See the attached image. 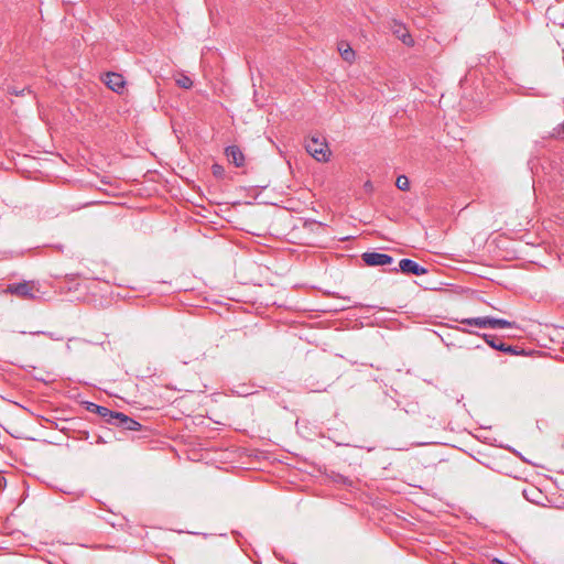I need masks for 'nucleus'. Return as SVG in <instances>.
<instances>
[{"label": "nucleus", "instance_id": "nucleus-5", "mask_svg": "<svg viewBox=\"0 0 564 564\" xmlns=\"http://www.w3.org/2000/svg\"><path fill=\"white\" fill-rule=\"evenodd\" d=\"M110 424L122 427L123 430L127 431L141 430V424L139 422L121 412H116L115 416H112V420L110 421Z\"/></svg>", "mask_w": 564, "mask_h": 564}, {"label": "nucleus", "instance_id": "nucleus-11", "mask_svg": "<svg viewBox=\"0 0 564 564\" xmlns=\"http://www.w3.org/2000/svg\"><path fill=\"white\" fill-rule=\"evenodd\" d=\"M106 85L112 91L119 93L124 87L123 77L120 74L109 73L106 76Z\"/></svg>", "mask_w": 564, "mask_h": 564}, {"label": "nucleus", "instance_id": "nucleus-1", "mask_svg": "<svg viewBox=\"0 0 564 564\" xmlns=\"http://www.w3.org/2000/svg\"><path fill=\"white\" fill-rule=\"evenodd\" d=\"M6 292L13 294L21 300H35L39 297L40 290L35 282L24 281L9 284Z\"/></svg>", "mask_w": 564, "mask_h": 564}, {"label": "nucleus", "instance_id": "nucleus-6", "mask_svg": "<svg viewBox=\"0 0 564 564\" xmlns=\"http://www.w3.org/2000/svg\"><path fill=\"white\" fill-rule=\"evenodd\" d=\"M361 258L369 267L387 265L393 262V258L391 256L379 252H365Z\"/></svg>", "mask_w": 564, "mask_h": 564}, {"label": "nucleus", "instance_id": "nucleus-14", "mask_svg": "<svg viewBox=\"0 0 564 564\" xmlns=\"http://www.w3.org/2000/svg\"><path fill=\"white\" fill-rule=\"evenodd\" d=\"M176 84L185 89H188L193 86L192 79L185 75H181V77L176 79Z\"/></svg>", "mask_w": 564, "mask_h": 564}, {"label": "nucleus", "instance_id": "nucleus-19", "mask_svg": "<svg viewBox=\"0 0 564 564\" xmlns=\"http://www.w3.org/2000/svg\"><path fill=\"white\" fill-rule=\"evenodd\" d=\"M494 563L495 564H507V563H505V562H502L501 560H498V558H495Z\"/></svg>", "mask_w": 564, "mask_h": 564}, {"label": "nucleus", "instance_id": "nucleus-3", "mask_svg": "<svg viewBox=\"0 0 564 564\" xmlns=\"http://www.w3.org/2000/svg\"><path fill=\"white\" fill-rule=\"evenodd\" d=\"M306 151L318 162H327L329 160L330 151L324 140L317 137H312L306 141Z\"/></svg>", "mask_w": 564, "mask_h": 564}, {"label": "nucleus", "instance_id": "nucleus-4", "mask_svg": "<svg viewBox=\"0 0 564 564\" xmlns=\"http://www.w3.org/2000/svg\"><path fill=\"white\" fill-rule=\"evenodd\" d=\"M391 271H393V272L401 271L402 273H405V274L423 275L427 272V269L420 265L414 260L404 258V259L400 260L399 268H393Z\"/></svg>", "mask_w": 564, "mask_h": 564}, {"label": "nucleus", "instance_id": "nucleus-10", "mask_svg": "<svg viewBox=\"0 0 564 564\" xmlns=\"http://www.w3.org/2000/svg\"><path fill=\"white\" fill-rule=\"evenodd\" d=\"M87 411L91 413L98 414L100 417L105 420L106 423L110 424V421L112 420V416H115L116 412L111 411L110 409L98 405L93 402H88L86 406Z\"/></svg>", "mask_w": 564, "mask_h": 564}, {"label": "nucleus", "instance_id": "nucleus-18", "mask_svg": "<svg viewBox=\"0 0 564 564\" xmlns=\"http://www.w3.org/2000/svg\"><path fill=\"white\" fill-rule=\"evenodd\" d=\"M557 132L564 134V122L558 127Z\"/></svg>", "mask_w": 564, "mask_h": 564}, {"label": "nucleus", "instance_id": "nucleus-17", "mask_svg": "<svg viewBox=\"0 0 564 564\" xmlns=\"http://www.w3.org/2000/svg\"><path fill=\"white\" fill-rule=\"evenodd\" d=\"M364 188L366 192L371 193L373 191V185L370 181L365 182Z\"/></svg>", "mask_w": 564, "mask_h": 564}, {"label": "nucleus", "instance_id": "nucleus-7", "mask_svg": "<svg viewBox=\"0 0 564 564\" xmlns=\"http://www.w3.org/2000/svg\"><path fill=\"white\" fill-rule=\"evenodd\" d=\"M484 340L494 349L509 354V355H520V351L517 347L507 345L499 340L495 335L484 334Z\"/></svg>", "mask_w": 564, "mask_h": 564}, {"label": "nucleus", "instance_id": "nucleus-2", "mask_svg": "<svg viewBox=\"0 0 564 564\" xmlns=\"http://www.w3.org/2000/svg\"><path fill=\"white\" fill-rule=\"evenodd\" d=\"M463 324H467L469 326H476L479 328H507L512 327L514 323L509 322L502 318H495L490 316L485 317H473L466 318L462 321Z\"/></svg>", "mask_w": 564, "mask_h": 564}, {"label": "nucleus", "instance_id": "nucleus-13", "mask_svg": "<svg viewBox=\"0 0 564 564\" xmlns=\"http://www.w3.org/2000/svg\"><path fill=\"white\" fill-rule=\"evenodd\" d=\"M395 186L400 189V191H408L410 188V182H409V178L405 176V175H400L398 176L397 181H395Z\"/></svg>", "mask_w": 564, "mask_h": 564}, {"label": "nucleus", "instance_id": "nucleus-16", "mask_svg": "<svg viewBox=\"0 0 564 564\" xmlns=\"http://www.w3.org/2000/svg\"><path fill=\"white\" fill-rule=\"evenodd\" d=\"M41 334L48 336L53 340H63L64 339L62 336H57L54 333H44V332H42Z\"/></svg>", "mask_w": 564, "mask_h": 564}, {"label": "nucleus", "instance_id": "nucleus-15", "mask_svg": "<svg viewBox=\"0 0 564 564\" xmlns=\"http://www.w3.org/2000/svg\"><path fill=\"white\" fill-rule=\"evenodd\" d=\"M212 170H213V174H214L215 176H221V175H223V173H224V169H223V166H221V165H219V164H214V165L212 166Z\"/></svg>", "mask_w": 564, "mask_h": 564}, {"label": "nucleus", "instance_id": "nucleus-12", "mask_svg": "<svg viewBox=\"0 0 564 564\" xmlns=\"http://www.w3.org/2000/svg\"><path fill=\"white\" fill-rule=\"evenodd\" d=\"M338 51L341 55V57L346 61V62H352L354 58H355V51L346 43H340L339 46H338Z\"/></svg>", "mask_w": 564, "mask_h": 564}, {"label": "nucleus", "instance_id": "nucleus-8", "mask_svg": "<svg viewBox=\"0 0 564 564\" xmlns=\"http://www.w3.org/2000/svg\"><path fill=\"white\" fill-rule=\"evenodd\" d=\"M392 33L405 45L412 46L414 41L408 29L400 22L393 20L390 26Z\"/></svg>", "mask_w": 564, "mask_h": 564}, {"label": "nucleus", "instance_id": "nucleus-9", "mask_svg": "<svg viewBox=\"0 0 564 564\" xmlns=\"http://www.w3.org/2000/svg\"><path fill=\"white\" fill-rule=\"evenodd\" d=\"M225 154L227 159L235 164L237 167H241L245 165V155L239 147L229 145L225 149Z\"/></svg>", "mask_w": 564, "mask_h": 564}]
</instances>
